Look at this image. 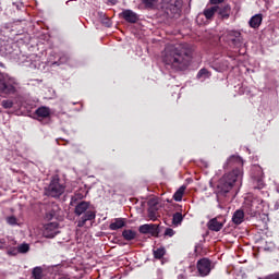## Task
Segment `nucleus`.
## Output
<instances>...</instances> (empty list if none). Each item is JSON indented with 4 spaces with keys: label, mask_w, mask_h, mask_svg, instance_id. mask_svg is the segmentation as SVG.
Instances as JSON below:
<instances>
[{
    "label": "nucleus",
    "mask_w": 279,
    "mask_h": 279,
    "mask_svg": "<svg viewBox=\"0 0 279 279\" xmlns=\"http://www.w3.org/2000/svg\"><path fill=\"white\" fill-rule=\"evenodd\" d=\"M210 3H211L213 5H217V4H219V3H223V0H210Z\"/></svg>",
    "instance_id": "obj_35"
},
{
    "label": "nucleus",
    "mask_w": 279,
    "mask_h": 279,
    "mask_svg": "<svg viewBox=\"0 0 279 279\" xmlns=\"http://www.w3.org/2000/svg\"><path fill=\"white\" fill-rule=\"evenodd\" d=\"M158 217H160L158 215V208L149 207L148 208V219H150V221H156L158 219Z\"/></svg>",
    "instance_id": "obj_22"
},
{
    "label": "nucleus",
    "mask_w": 279,
    "mask_h": 279,
    "mask_svg": "<svg viewBox=\"0 0 279 279\" xmlns=\"http://www.w3.org/2000/svg\"><path fill=\"white\" fill-rule=\"evenodd\" d=\"M197 269L199 276H208L210 274L211 264L208 258H202L201 260L197 262Z\"/></svg>",
    "instance_id": "obj_11"
},
{
    "label": "nucleus",
    "mask_w": 279,
    "mask_h": 279,
    "mask_svg": "<svg viewBox=\"0 0 279 279\" xmlns=\"http://www.w3.org/2000/svg\"><path fill=\"white\" fill-rule=\"evenodd\" d=\"M150 225H143L140 227V232L142 234H149Z\"/></svg>",
    "instance_id": "obj_31"
},
{
    "label": "nucleus",
    "mask_w": 279,
    "mask_h": 279,
    "mask_svg": "<svg viewBox=\"0 0 279 279\" xmlns=\"http://www.w3.org/2000/svg\"><path fill=\"white\" fill-rule=\"evenodd\" d=\"M110 230H121V228H125V219L116 218L109 226Z\"/></svg>",
    "instance_id": "obj_19"
},
{
    "label": "nucleus",
    "mask_w": 279,
    "mask_h": 279,
    "mask_svg": "<svg viewBox=\"0 0 279 279\" xmlns=\"http://www.w3.org/2000/svg\"><path fill=\"white\" fill-rule=\"evenodd\" d=\"M148 234H151V236H158V234H160V230L158 229V225H150V229L148 231Z\"/></svg>",
    "instance_id": "obj_27"
},
{
    "label": "nucleus",
    "mask_w": 279,
    "mask_h": 279,
    "mask_svg": "<svg viewBox=\"0 0 279 279\" xmlns=\"http://www.w3.org/2000/svg\"><path fill=\"white\" fill-rule=\"evenodd\" d=\"M33 278L34 279H43V268L41 267L34 268Z\"/></svg>",
    "instance_id": "obj_28"
},
{
    "label": "nucleus",
    "mask_w": 279,
    "mask_h": 279,
    "mask_svg": "<svg viewBox=\"0 0 279 279\" xmlns=\"http://www.w3.org/2000/svg\"><path fill=\"white\" fill-rule=\"evenodd\" d=\"M122 236L125 239V241H134V239H136V233L132 230H124L122 232Z\"/></svg>",
    "instance_id": "obj_23"
},
{
    "label": "nucleus",
    "mask_w": 279,
    "mask_h": 279,
    "mask_svg": "<svg viewBox=\"0 0 279 279\" xmlns=\"http://www.w3.org/2000/svg\"><path fill=\"white\" fill-rule=\"evenodd\" d=\"M220 40L227 43L229 47L239 48L243 45V35L239 31L227 29L220 36Z\"/></svg>",
    "instance_id": "obj_4"
},
{
    "label": "nucleus",
    "mask_w": 279,
    "mask_h": 279,
    "mask_svg": "<svg viewBox=\"0 0 279 279\" xmlns=\"http://www.w3.org/2000/svg\"><path fill=\"white\" fill-rule=\"evenodd\" d=\"M7 223H9V226H16L19 220L14 216H9L7 217Z\"/></svg>",
    "instance_id": "obj_29"
},
{
    "label": "nucleus",
    "mask_w": 279,
    "mask_h": 279,
    "mask_svg": "<svg viewBox=\"0 0 279 279\" xmlns=\"http://www.w3.org/2000/svg\"><path fill=\"white\" fill-rule=\"evenodd\" d=\"M60 233V227L58 222H49L44 226L43 235L46 239H53L57 234Z\"/></svg>",
    "instance_id": "obj_10"
},
{
    "label": "nucleus",
    "mask_w": 279,
    "mask_h": 279,
    "mask_svg": "<svg viewBox=\"0 0 279 279\" xmlns=\"http://www.w3.org/2000/svg\"><path fill=\"white\" fill-rule=\"evenodd\" d=\"M20 254H26V252H29V244H22L17 247Z\"/></svg>",
    "instance_id": "obj_30"
},
{
    "label": "nucleus",
    "mask_w": 279,
    "mask_h": 279,
    "mask_svg": "<svg viewBox=\"0 0 279 279\" xmlns=\"http://www.w3.org/2000/svg\"><path fill=\"white\" fill-rule=\"evenodd\" d=\"M226 226V218L223 216H217L208 221L207 227L211 232H220Z\"/></svg>",
    "instance_id": "obj_9"
},
{
    "label": "nucleus",
    "mask_w": 279,
    "mask_h": 279,
    "mask_svg": "<svg viewBox=\"0 0 279 279\" xmlns=\"http://www.w3.org/2000/svg\"><path fill=\"white\" fill-rule=\"evenodd\" d=\"M259 186H263V181L258 180Z\"/></svg>",
    "instance_id": "obj_38"
},
{
    "label": "nucleus",
    "mask_w": 279,
    "mask_h": 279,
    "mask_svg": "<svg viewBox=\"0 0 279 279\" xmlns=\"http://www.w3.org/2000/svg\"><path fill=\"white\" fill-rule=\"evenodd\" d=\"M182 8V0H161L160 9L171 14H180Z\"/></svg>",
    "instance_id": "obj_7"
},
{
    "label": "nucleus",
    "mask_w": 279,
    "mask_h": 279,
    "mask_svg": "<svg viewBox=\"0 0 279 279\" xmlns=\"http://www.w3.org/2000/svg\"><path fill=\"white\" fill-rule=\"evenodd\" d=\"M120 16H122L126 23H136L138 21V14L130 9L123 10Z\"/></svg>",
    "instance_id": "obj_12"
},
{
    "label": "nucleus",
    "mask_w": 279,
    "mask_h": 279,
    "mask_svg": "<svg viewBox=\"0 0 279 279\" xmlns=\"http://www.w3.org/2000/svg\"><path fill=\"white\" fill-rule=\"evenodd\" d=\"M266 279H279V272H275L272 275H269Z\"/></svg>",
    "instance_id": "obj_34"
},
{
    "label": "nucleus",
    "mask_w": 279,
    "mask_h": 279,
    "mask_svg": "<svg viewBox=\"0 0 279 279\" xmlns=\"http://www.w3.org/2000/svg\"><path fill=\"white\" fill-rule=\"evenodd\" d=\"M197 77H198V80H206V78L210 77V72H208V70H206V69H202V70H199Z\"/></svg>",
    "instance_id": "obj_25"
},
{
    "label": "nucleus",
    "mask_w": 279,
    "mask_h": 279,
    "mask_svg": "<svg viewBox=\"0 0 279 279\" xmlns=\"http://www.w3.org/2000/svg\"><path fill=\"white\" fill-rule=\"evenodd\" d=\"M263 23V14H256L253 17H251L248 25L253 29H258Z\"/></svg>",
    "instance_id": "obj_15"
},
{
    "label": "nucleus",
    "mask_w": 279,
    "mask_h": 279,
    "mask_svg": "<svg viewBox=\"0 0 279 279\" xmlns=\"http://www.w3.org/2000/svg\"><path fill=\"white\" fill-rule=\"evenodd\" d=\"M1 106L8 110L14 106V102L12 100H2Z\"/></svg>",
    "instance_id": "obj_32"
},
{
    "label": "nucleus",
    "mask_w": 279,
    "mask_h": 279,
    "mask_svg": "<svg viewBox=\"0 0 279 279\" xmlns=\"http://www.w3.org/2000/svg\"><path fill=\"white\" fill-rule=\"evenodd\" d=\"M193 51L191 44L168 45L162 52L163 64L173 71H186L193 62Z\"/></svg>",
    "instance_id": "obj_1"
},
{
    "label": "nucleus",
    "mask_w": 279,
    "mask_h": 279,
    "mask_svg": "<svg viewBox=\"0 0 279 279\" xmlns=\"http://www.w3.org/2000/svg\"><path fill=\"white\" fill-rule=\"evenodd\" d=\"M223 169H233L231 173H236V171H241L243 174V159L236 155H232L227 159L223 165Z\"/></svg>",
    "instance_id": "obj_8"
},
{
    "label": "nucleus",
    "mask_w": 279,
    "mask_h": 279,
    "mask_svg": "<svg viewBox=\"0 0 279 279\" xmlns=\"http://www.w3.org/2000/svg\"><path fill=\"white\" fill-rule=\"evenodd\" d=\"M145 8H148L149 10H154L158 7V0H142Z\"/></svg>",
    "instance_id": "obj_24"
},
{
    "label": "nucleus",
    "mask_w": 279,
    "mask_h": 279,
    "mask_svg": "<svg viewBox=\"0 0 279 279\" xmlns=\"http://www.w3.org/2000/svg\"><path fill=\"white\" fill-rule=\"evenodd\" d=\"M173 234H175V231H173V229L171 228L166 229L165 236H173Z\"/></svg>",
    "instance_id": "obj_33"
},
{
    "label": "nucleus",
    "mask_w": 279,
    "mask_h": 279,
    "mask_svg": "<svg viewBox=\"0 0 279 279\" xmlns=\"http://www.w3.org/2000/svg\"><path fill=\"white\" fill-rule=\"evenodd\" d=\"M89 206L88 202H81L76 205L74 213L77 217H81L77 220V228H84L86 221H93L95 219V211L88 209Z\"/></svg>",
    "instance_id": "obj_3"
},
{
    "label": "nucleus",
    "mask_w": 279,
    "mask_h": 279,
    "mask_svg": "<svg viewBox=\"0 0 279 279\" xmlns=\"http://www.w3.org/2000/svg\"><path fill=\"white\" fill-rule=\"evenodd\" d=\"M51 114V110L49 109V107H39L36 111H35V117L38 121H43V119H47L49 118Z\"/></svg>",
    "instance_id": "obj_13"
},
{
    "label": "nucleus",
    "mask_w": 279,
    "mask_h": 279,
    "mask_svg": "<svg viewBox=\"0 0 279 279\" xmlns=\"http://www.w3.org/2000/svg\"><path fill=\"white\" fill-rule=\"evenodd\" d=\"M74 197L77 198V194Z\"/></svg>",
    "instance_id": "obj_39"
},
{
    "label": "nucleus",
    "mask_w": 279,
    "mask_h": 279,
    "mask_svg": "<svg viewBox=\"0 0 279 279\" xmlns=\"http://www.w3.org/2000/svg\"><path fill=\"white\" fill-rule=\"evenodd\" d=\"M218 14L221 16V19H230V12H232V8L230 4H223L221 7H218Z\"/></svg>",
    "instance_id": "obj_16"
},
{
    "label": "nucleus",
    "mask_w": 279,
    "mask_h": 279,
    "mask_svg": "<svg viewBox=\"0 0 279 279\" xmlns=\"http://www.w3.org/2000/svg\"><path fill=\"white\" fill-rule=\"evenodd\" d=\"M15 244L16 241H14L12 236L0 235V250H8V247H12V245Z\"/></svg>",
    "instance_id": "obj_14"
},
{
    "label": "nucleus",
    "mask_w": 279,
    "mask_h": 279,
    "mask_svg": "<svg viewBox=\"0 0 279 279\" xmlns=\"http://www.w3.org/2000/svg\"><path fill=\"white\" fill-rule=\"evenodd\" d=\"M16 86H19V82H16V78L9 75L0 74L1 95H14V93H16Z\"/></svg>",
    "instance_id": "obj_5"
},
{
    "label": "nucleus",
    "mask_w": 279,
    "mask_h": 279,
    "mask_svg": "<svg viewBox=\"0 0 279 279\" xmlns=\"http://www.w3.org/2000/svg\"><path fill=\"white\" fill-rule=\"evenodd\" d=\"M165 254H167V250L163 246L153 250L154 258L157 260H162V258H165Z\"/></svg>",
    "instance_id": "obj_20"
},
{
    "label": "nucleus",
    "mask_w": 279,
    "mask_h": 279,
    "mask_svg": "<svg viewBox=\"0 0 279 279\" xmlns=\"http://www.w3.org/2000/svg\"><path fill=\"white\" fill-rule=\"evenodd\" d=\"M254 206H256V199L252 201V203H251V208H252L253 213H256V209H254Z\"/></svg>",
    "instance_id": "obj_36"
},
{
    "label": "nucleus",
    "mask_w": 279,
    "mask_h": 279,
    "mask_svg": "<svg viewBox=\"0 0 279 279\" xmlns=\"http://www.w3.org/2000/svg\"><path fill=\"white\" fill-rule=\"evenodd\" d=\"M66 186L64 183L60 182V179L53 178L46 189V195H49L50 197H60L65 191Z\"/></svg>",
    "instance_id": "obj_6"
},
{
    "label": "nucleus",
    "mask_w": 279,
    "mask_h": 279,
    "mask_svg": "<svg viewBox=\"0 0 279 279\" xmlns=\"http://www.w3.org/2000/svg\"><path fill=\"white\" fill-rule=\"evenodd\" d=\"M218 11H219V5L206 8L203 11V16H205L207 21H210V19H213V16H215V14H217Z\"/></svg>",
    "instance_id": "obj_17"
},
{
    "label": "nucleus",
    "mask_w": 279,
    "mask_h": 279,
    "mask_svg": "<svg viewBox=\"0 0 279 279\" xmlns=\"http://www.w3.org/2000/svg\"><path fill=\"white\" fill-rule=\"evenodd\" d=\"M66 60H69V58H66V57H61V58H60V64H64V62H66Z\"/></svg>",
    "instance_id": "obj_37"
},
{
    "label": "nucleus",
    "mask_w": 279,
    "mask_h": 279,
    "mask_svg": "<svg viewBox=\"0 0 279 279\" xmlns=\"http://www.w3.org/2000/svg\"><path fill=\"white\" fill-rule=\"evenodd\" d=\"M183 219L184 217H182L181 213H175L172 217V222L174 223V226H179V223H182Z\"/></svg>",
    "instance_id": "obj_26"
},
{
    "label": "nucleus",
    "mask_w": 279,
    "mask_h": 279,
    "mask_svg": "<svg viewBox=\"0 0 279 279\" xmlns=\"http://www.w3.org/2000/svg\"><path fill=\"white\" fill-rule=\"evenodd\" d=\"M243 182V172L238 170L236 172H229L223 174L216 184V195L218 202H228L232 195V189L235 184Z\"/></svg>",
    "instance_id": "obj_2"
},
{
    "label": "nucleus",
    "mask_w": 279,
    "mask_h": 279,
    "mask_svg": "<svg viewBox=\"0 0 279 279\" xmlns=\"http://www.w3.org/2000/svg\"><path fill=\"white\" fill-rule=\"evenodd\" d=\"M245 219V213L241 209H238L234 211L232 221L235 223V226H241V222Z\"/></svg>",
    "instance_id": "obj_18"
},
{
    "label": "nucleus",
    "mask_w": 279,
    "mask_h": 279,
    "mask_svg": "<svg viewBox=\"0 0 279 279\" xmlns=\"http://www.w3.org/2000/svg\"><path fill=\"white\" fill-rule=\"evenodd\" d=\"M199 16H202V14L198 15V19H199Z\"/></svg>",
    "instance_id": "obj_40"
},
{
    "label": "nucleus",
    "mask_w": 279,
    "mask_h": 279,
    "mask_svg": "<svg viewBox=\"0 0 279 279\" xmlns=\"http://www.w3.org/2000/svg\"><path fill=\"white\" fill-rule=\"evenodd\" d=\"M185 191H186V186L182 185L173 195L174 202H182V197H184Z\"/></svg>",
    "instance_id": "obj_21"
}]
</instances>
